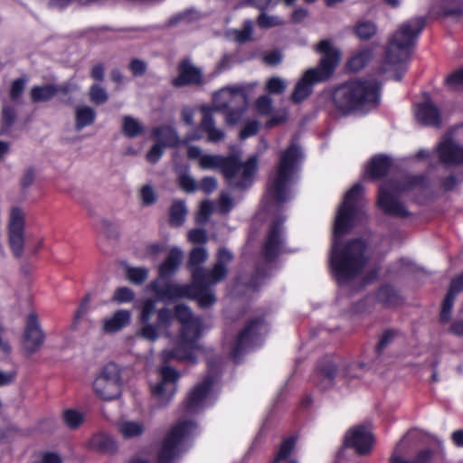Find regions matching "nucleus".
I'll use <instances>...</instances> for the list:
<instances>
[{
    "instance_id": "nucleus-10",
    "label": "nucleus",
    "mask_w": 463,
    "mask_h": 463,
    "mask_svg": "<svg viewBox=\"0 0 463 463\" xmlns=\"http://www.w3.org/2000/svg\"><path fill=\"white\" fill-rule=\"evenodd\" d=\"M148 288L156 295L159 300H173L182 298H194L202 307L213 305L216 298L208 288H200L194 284L178 285L171 282H163L161 279L152 281Z\"/></svg>"
},
{
    "instance_id": "nucleus-19",
    "label": "nucleus",
    "mask_w": 463,
    "mask_h": 463,
    "mask_svg": "<svg viewBox=\"0 0 463 463\" xmlns=\"http://www.w3.org/2000/svg\"><path fill=\"white\" fill-rule=\"evenodd\" d=\"M74 87L71 83L61 85L46 84L43 86H34L30 91L33 102L49 101L59 94H68L73 90Z\"/></svg>"
},
{
    "instance_id": "nucleus-26",
    "label": "nucleus",
    "mask_w": 463,
    "mask_h": 463,
    "mask_svg": "<svg viewBox=\"0 0 463 463\" xmlns=\"http://www.w3.org/2000/svg\"><path fill=\"white\" fill-rule=\"evenodd\" d=\"M146 427L142 420L122 419L118 422L119 434L127 439H136L143 435Z\"/></svg>"
},
{
    "instance_id": "nucleus-11",
    "label": "nucleus",
    "mask_w": 463,
    "mask_h": 463,
    "mask_svg": "<svg viewBox=\"0 0 463 463\" xmlns=\"http://www.w3.org/2000/svg\"><path fill=\"white\" fill-rule=\"evenodd\" d=\"M208 375L188 394L183 407L184 415H192L211 406L214 401L213 386L216 383L221 369V363L208 360Z\"/></svg>"
},
{
    "instance_id": "nucleus-27",
    "label": "nucleus",
    "mask_w": 463,
    "mask_h": 463,
    "mask_svg": "<svg viewBox=\"0 0 463 463\" xmlns=\"http://www.w3.org/2000/svg\"><path fill=\"white\" fill-rule=\"evenodd\" d=\"M154 138L165 146H175L179 138L175 130L170 126H161L153 130Z\"/></svg>"
},
{
    "instance_id": "nucleus-37",
    "label": "nucleus",
    "mask_w": 463,
    "mask_h": 463,
    "mask_svg": "<svg viewBox=\"0 0 463 463\" xmlns=\"http://www.w3.org/2000/svg\"><path fill=\"white\" fill-rule=\"evenodd\" d=\"M62 419L70 429H77L83 422V414L76 410L69 409L63 411Z\"/></svg>"
},
{
    "instance_id": "nucleus-46",
    "label": "nucleus",
    "mask_w": 463,
    "mask_h": 463,
    "mask_svg": "<svg viewBox=\"0 0 463 463\" xmlns=\"http://www.w3.org/2000/svg\"><path fill=\"white\" fill-rule=\"evenodd\" d=\"M235 40L240 43H243L251 39L252 36V23L251 21H246L244 23L243 29L241 31H235L233 33Z\"/></svg>"
},
{
    "instance_id": "nucleus-56",
    "label": "nucleus",
    "mask_w": 463,
    "mask_h": 463,
    "mask_svg": "<svg viewBox=\"0 0 463 463\" xmlns=\"http://www.w3.org/2000/svg\"><path fill=\"white\" fill-rule=\"evenodd\" d=\"M179 184L181 187L187 192H193L197 188L194 178L187 175L180 176Z\"/></svg>"
},
{
    "instance_id": "nucleus-63",
    "label": "nucleus",
    "mask_w": 463,
    "mask_h": 463,
    "mask_svg": "<svg viewBox=\"0 0 463 463\" xmlns=\"http://www.w3.org/2000/svg\"><path fill=\"white\" fill-rule=\"evenodd\" d=\"M104 67L102 64L99 63L92 67L90 71V76L95 80L101 81L104 79Z\"/></svg>"
},
{
    "instance_id": "nucleus-9",
    "label": "nucleus",
    "mask_w": 463,
    "mask_h": 463,
    "mask_svg": "<svg viewBox=\"0 0 463 463\" xmlns=\"http://www.w3.org/2000/svg\"><path fill=\"white\" fill-rule=\"evenodd\" d=\"M208 259V252L204 248H194L189 257L188 267L192 272L194 284L200 288H207L224 279L227 275V266L232 260V254L221 249L218 252L217 261L213 268L206 270L200 267Z\"/></svg>"
},
{
    "instance_id": "nucleus-22",
    "label": "nucleus",
    "mask_w": 463,
    "mask_h": 463,
    "mask_svg": "<svg viewBox=\"0 0 463 463\" xmlns=\"http://www.w3.org/2000/svg\"><path fill=\"white\" fill-rule=\"evenodd\" d=\"M179 75L172 81L175 87H181L188 84H198L202 81V73L199 69L189 62L183 61L179 65Z\"/></svg>"
},
{
    "instance_id": "nucleus-61",
    "label": "nucleus",
    "mask_w": 463,
    "mask_h": 463,
    "mask_svg": "<svg viewBox=\"0 0 463 463\" xmlns=\"http://www.w3.org/2000/svg\"><path fill=\"white\" fill-rule=\"evenodd\" d=\"M287 117H288V115L286 112H283L280 114H276L269 120H268V122L266 123V127L268 128H271L275 126L282 124L286 121Z\"/></svg>"
},
{
    "instance_id": "nucleus-23",
    "label": "nucleus",
    "mask_w": 463,
    "mask_h": 463,
    "mask_svg": "<svg viewBox=\"0 0 463 463\" xmlns=\"http://www.w3.org/2000/svg\"><path fill=\"white\" fill-rule=\"evenodd\" d=\"M463 290V273L451 281L449 290L443 301L440 319L443 322L449 320L456 295Z\"/></svg>"
},
{
    "instance_id": "nucleus-34",
    "label": "nucleus",
    "mask_w": 463,
    "mask_h": 463,
    "mask_svg": "<svg viewBox=\"0 0 463 463\" xmlns=\"http://www.w3.org/2000/svg\"><path fill=\"white\" fill-rule=\"evenodd\" d=\"M92 446L103 452H112L116 449L115 440L107 434L96 435L91 440Z\"/></svg>"
},
{
    "instance_id": "nucleus-49",
    "label": "nucleus",
    "mask_w": 463,
    "mask_h": 463,
    "mask_svg": "<svg viewBox=\"0 0 463 463\" xmlns=\"http://www.w3.org/2000/svg\"><path fill=\"white\" fill-rule=\"evenodd\" d=\"M26 80L24 79H17L12 83L10 96L11 99L16 100L24 90Z\"/></svg>"
},
{
    "instance_id": "nucleus-17",
    "label": "nucleus",
    "mask_w": 463,
    "mask_h": 463,
    "mask_svg": "<svg viewBox=\"0 0 463 463\" xmlns=\"http://www.w3.org/2000/svg\"><path fill=\"white\" fill-rule=\"evenodd\" d=\"M44 333L34 312L28 314L24 332L23 347L28 354L36 352L44 342Z\"/></svg>"
},
{
    "instance_id": "nucleus-13",
    "label": "nucleus",
    "mask_w": 463,
    "mask_h": 463,
    "mask_svg": "<svg viewBox=\"0 0 463 463\" xmlns=\"http://www.w3.org/2000/svg\"><path fill=\"white\" fill-rule=\"evenodd\" d=\"M423 184L424 178L422 176H412L408 179L406 184L383 185L379 190L378 204L389 214L405 217L408 212L393 194L407 191L416 186H423Z\"/></svg>"
},
{
    "instance_id": "nucleus-52",
    "label": "nucleus",
    "mask_w": 463,
    "mask_h": 463,
    "mask_svg": "<svg viewBox=\"0 0 463 463\" xmlns=\"http://www.w3.org/2000/svg\"><path fill=\"white\" fill-rule=\"evenodd\" d=\"M259 129V124L257 121H250L248 122L240 133V137L241 139L248 138L251 136H254Z\"/></svg>"
},
{
    "instance_id": "nucleus-42",
    "label": "nucleus",
    "mask_w": 463,
    "mask_h": 463,
    "mask_svg": "<svg viewBox=\"0 0 463 463\" xmlns=\"http://www.w3.org/2000/svg\"><path fill=\"white\" fill-rule=\"evenodd\" d=\"M148 276V270L146 268H133L127 269V278L134 284H142Z\"/></svg>"
},
{
    "instance_id": "nucleus-58",
    "label": "nucleus",
    "mask_w": 463,
    "mask_h": 463,
    "mask_svg": "<svg viewBox=\"0 0 463 463\" xmlns=\"http://www.w3.org/2000/svg\"><path fill=\"white\" fill-rule=\"evenodd\" d=\"M213 211V203L209 201L203 202L201 203L200 212L197 216L198 222H204Z\"/></svg>"
},
{
    "instance_id": "nucleus-59",
    "label": "nucleus",
    "mask_w": 463,
    "mask_h": 463,
    "mask_svg": "<svg viewBox=\"0 0 463 463\" xmlns=\"http://www.w3.org/2000/svg\"><path fill=\"white\" fill-rule=\"evenodd\" d=\"M402 441H400L394 450L393 453L390 458V463H414V460H407L402 457Z\"/></svg>"
},
{
    "instance_id": "nucleus-2",
    "label": "nucleus",
    "mask_w": 463,
    "mask_h": 463,
    "mask_svg": "<svg viewBox=\"0 0 463 463\" xmlns=\"http://www.w3.org/2000/svg\"><path fill=\"white\" fill-rule=\"evenodd\" d=\"M362 194V185L354 184L345 194L335 216L330 266L339 284L361 275L368 264L366 246L362 240H354L345 245L339 242L340 236L353 227L356 218L364 214L361 204Z\"/></svg>"
},
{
    "instance_id": "nucleus-30",
    "label": "nucleus",
    "mask_w": 463,
    "mask_h": 463,
    "mask_svg": "<svg viewBox=\"0 0 463 463\" xmlns=\"http://www.w3.org/2000/svg\"><path fill=\"white\" fill-rule=\"evenodd\" d=\"M122 133L128 137H136L144 131L143 125L131 116H125L122 118Z\"/></svg>"
},
{
    "instance_id": "nucleus-24",
    "label": "nucleus",
    "mask_w": 463,
    "mask_h": 463,
    "mask_svg": "<svg viewBox=\"0 0 463 463\" xmlns=\"http://www.w3.org/2000/svg\"><path fill=\"white\" fill-rule=\"evenodd\" d=\"M416 118L426 126L438 127L440 124V113L430 101H426L417 107Z\"/></svg>"
},
{
    "instance_id": "nucleus-36",
    "label": "nucleus",
    "mask_w": 463,
    "mask_h": 463,
    "mask_svg": "<svg viewBox=\"0 0 463 463\" xmlns=\"http://www.w3.org/2000/svg\"><path fill=\"white\" fill-rule=\"evenodd\" d=\"M373 54L370 50H362L354 54L348 61V66L352 71H359L363 69L371 60Z\"/></svg>"
},
{
    "instance_id": "nucleus-14",
    "label": "nucleus",
    "mask_w": 463,
    "mask_h": 463,
    "mask_svg": "<svg viewBox=\"0 0 463 463\" xmlns=\"http://www.w3.org/2000/svg\"><path fill=\"white\" fill-rule=\"evenodd\" d=\"M121 386L120 369L115 364L105 365L92 383L95 394L104 401H112L118 398L121 393Z\"/></svg>"
},
{
    "instance_id": "nucleus-54",
    "label": "nucleus",
    "mask_w": 463,
    "mask_h": 463,
    "mask_svg": "<svg viewBox=\"0 0 463 463\" xmlns=\"http://www.w3.org/2000/svg\"><path fill=\"white\" fill-rule=\"evenodd\" d=\"M233 206L232 197L227 194H222L219 200V210L222 213H227Z\"/></svg>"
},
{
    "instance_id": "nucleus-12",
    "label": "nucleus",
    "mask_w": 463,
    "mask_h": 463,
    "mask_svg": "<svg viewBox=\"0 0 463 463\" xmlns=\"http://www.w3.org/2000/svg\"><path fill=\"white\" fill-rule=\"evenodd\" d=\"M197 425L184 420L175 426L164 439L158 451V463H171L182 451V442L194 433Z\"/></svg>"
},
{
    "instance_id": "nucleus-33",
    "label": "nucleus",
    "mask_w": 463,
    "mask_h": 463,
    "mask_svg": "<svg viewBox=\"0 0 463 463\" xmlns=\"http://www.w3.org/2000/svg\"><path fill=\"white\" fill-rule=\"evenodd\" d=\"M319 373L322 377V382L319 383L320 387L326 389L331 385L333 379L337 377L338 370L335 365L328 360L326 364L320 368Z\"/></svg>"
},
{
    "instance_id": "nucleus-40",
    "label": "nucleus",
    "mask_w": 463,
    "mask_h": 463,
    "mask_svg": "<svg viewBox=\"0 0 463 463\" xmlns=\"http://www.w3.org/2000/svg\"><path fill=\"white\" fill-rule=\"evenodd\" d=\"M355 33L360 39L366 40L375 34L376 26L373 22L362 21L357 24Z\"/></svg>"
},
{
    "instance_id": "nucleus-3",
    "label": "nucleus",
    "mask_w": 463,
    "mask_h": 463,
    "mask_svg": "<svg viewBox=\"0 0 463 463\" xmlns=\"http://www.w3.org/2000/svg\"><path fill=\"white\" fill-rule=\"evenodd\" d=\"M301 156L300 148L292 144L280 153L278 166L269 179L267 192L263 199L264 210L274 214L263 245V254L269 260L276 259L285 251L282 229L285 217L276 213L280 211L281 204L289 199L288 186L294 177Z\"/></svg>"
},
{
    "instance_id": "nucleus-35",
    "label": "nucleus",
    "mask_w": 463,
    "mask_h": 463,
    "mask_svg": "<svg viewBox=\"0 0 463 463\" xmlns=\"http://www.w3.org/2000/svg\"><path fill=\"white\" fill-rule=\"evenodd\" d=\"M294 439H286L280 446L279 452L272 463H297L289 458V455L294 449Z\"/></svg>"
},
{
    "instance_id": "nucleus-41",
    "label": "nucleus",
    "mask_w": 463,
    "mask_h": 463,
    "mask_svg": "<svg viewBox=\"0 0 463 463\" xmlns=\"http://www.w3.org/2000/svg\"><path fill=\"white\" fill-rule=\"evenodd\" d=\"M287 81L280 77H272L266 82L265 90L270 94H281L287 89Z\"/></svg>"
},
{
    "instance_id": "nucleus-50",
    "label": "nucleus",
    "mask_w": 463,
    "mask_h": 463,
    "mask_svg": "<svg viewBox=\"0 0 463 463\" xmlns=\"http://www.w3.org/2000/svg\"><path fill=\"white\" fill-rule=\"evenodd\" d=\"M128 67L134 76H141L146 71V62L138 59L132 60Z\"/></svg>"
},
{
    "instance_id": "nucleus-5",
    "label": "nucleus",
    "mask_w": 463,
    "mask_h": 463,
    "mask_svg": "<svg viewBox=\"0 0 463 463\" xmlns=\"http://www.w3.org/2000/svg\"><path fill=\"white\" fill-rule=\"evenodd\" d=\"M425 25L422 17H414L402 23L393 33L385 50L383 71H395L393 78L400 80L405 71L416 40Z\"/></svg>"
},
{
    "instance_id": "nucleus-1",
    "label": "nucleus",
    "mask_w": 463,
    "mask_h": 463,
    "mask_svg": "<svg viewBox=\"0 0 463 463\" xmlns=\"http://www.w3.org/2000/svg\"><path fill=\"white\" fill-rule=\"evenodd\" d=\"M156 302L157 299L155 298L142 301L138 317L140 327L136 335L154 343L160 337L161 331H165L167 337L170 336L168 329L175 318L181 325L179 336L174 346L165 348L160 354V359L165 364L158 371L159 381L151 385L153 397L159 404L165 405L175 393L176 382L180 378V373L167 364L171 361L196 363L197 354L203 350L199 343L203 326L202 320L194 317L186 306L176 305L172 311L165 307L156 308Z\"/></svg>"
},
{
    "instance_id": "nucleus-29",
    "label": "nucleus",
    "mask_w": 463,
    "mask_h": 463,
    "mask_svg": "<svg viewBox=\"0 0 463 463\" xmlns=\"http://www.w3.org/2000/svg\"><path fill=\"white\" fill-rule=\"evenodd\" d=\"M390 165L391 161L387 156H375L367 167V174L373 179L383 177L387 174Z\"/></svg>"
},
{
    "instance_id": "nucleus-64",
    "label": "nucleus",
    "mask_w": 463,
    "mask_h": 463,
    "mask_svg": "<svg viewBox=\"0 0 463 463\" xmlns=\"http://www.w3.org/2000/svg\"><path fill=\"white\" fill-rule=\"evenodd\" d=\"M432 453L430 449L420 450L416 458L413 459L414 463H429L431 458Z\"/></svg>"
},
{
    "instance_id": "nucleus-15",
    "label": "nucleus",
    "mask_w": 463,
    "mask_h": 463,
    "mask_svg": "<svg viewBox=\"0 0 463 463\" xmlns=\"http://www.w3.org/2000/svg\"><path fill=\"white\" fill-rule=\"evenodd\" d=\"M268 332L269 326L263 319H251L238 335L234 346L232 347V357L237 359L242 351L259 345L262 337L267 335Z\"/></svg>"
},
{
    "instance_id": "nucleus-20",
    "label": "nucleus",
    "mask_w": 463,
    "mask_h": 463,
    "mask_svg": "<svg viewBox=\"0 0 463 463\" xmlns=\"http://www.w3.org/2000/svg\"><path fill=\"white\" fill-rule=\"evenodd\" d=\"M437 154L440 163L444 165L463 164V147L450 139H446L439 145Z\"/></svg>"
},
{
    "instance_id": "nucleus-25",
    "label": "nucleus",
    "mask_w": 463,
    "mask_h": 463,
    "mask_svg": "<svg viewBox=\"0 0 463 463\" xmlns=\"http://www.w3.org/2000/svg\"><path fill=\"white\" fill-rule=\"evenodd\" d=\"M183 260V252L177 248H173L165 260L159 266L160 279H167L174 275L179 268Z\"/></svg>"
},
{
    "instance_id": "nucleus-39",
    "label": "nucleus",
    "mask_w": 463,
    "mask_h": 463,
    "mask_svg": "<svg viewBox=\"0 0 463 463\" xmlns=\"http://www.w3.org/2000/svg\"><path fill=\"white\" fill-rule=\"evenodd\" d=\"M257 24L261 28H271L284 24V21L281 17L277 15H269L265 12H261L257 19Z\"/></svg>"
},
{
    "instance_id": "nucleus-8",
    "label": "nucleus",
    "mask_w": 463,
    "mask_h": 463,
    "mask_svg": "<svg viewBox=\"0 0 463 463\" xmlns=\"http://www.w3.org/2000/svg\"><path fill=\"white\" fill-rule=\"evenodd\" d=\"M246 93L241 87H226L213 96V107L203 106L201 111L203 119L200 123V128L207 134V139L210 142H219L225 137L224 132L216 128L213 114L214 111L232 109L238 103H246Z\"/></svg>"
},
{
    "instance_id": "nucleus-4",
    "label": "nucleus",
    "mask_w": 463,
    "mask_h": 463,
    "mask_svg": "<svg viewBox=\"0 0 463 463\" xmlns=\"http://www.w3.org/2000/svg\"><path fill=\"white\" fill-rule=\"evenodd\" d=\"M187 155L190 159H197L203 169L220 170L232 187L246 188L250 186L257 171V156H251L242 164L234 155L228 156L203 155L198 146H189Z\"/></svg>"
},
{
    "instance_id": "nucleus-21",
    "label": "nucleus",
    "mask_w": 463,
    "mask_h": 463,
    "mask_svg": "<svg viewBox=\"0 0 463 463\" xmlns=\"http://www.w3.org/2000/svg\"><path fill=\"white\" fill-rule=\"evenodd\" d=\"M130 321L131 312L127 309H119L102 320V330L105 333H116L129 325Z\"/></svg>"
},
{
    "instance_id": "nucleus-57",
    "label": "nucleus",
    "mask_w": 463,
    "mask_h": 463,
    "mask_svg": "<svg viewBox=\"0 0 463 463\" xmlns=\"http://www.w3.org/2000/svg\"><path fill=\"white\" fill-rule=\"evenodd\" d=\"M217 187L216 179L213 177H205L202 180L199 188L206 194L213 192Z\"/></svg>"
},
{
    "instance_id": "nucleus-48",
    "label": "nucleus",
    "mask_w": 463,
    "mask_h": 463,
    "mask_svg": "<svg viewBox=\"0 0 463 463\" xmlns=\"http://www.w3.org/2000/svg\"><path fill=\"white\" fill-rule=\"evenodd\" d=\"M256 109L261 115H268L272 110V99L268 96H261L256 101Z\"/></svg>"
},
{
    "instance_id": "nucleus-53",
    "label": "nucleus",
    "mask_w": 463,
    "mask_h": 463,
    "mask_svg": "<svg viewBox=\"0 0 463 463\" xmlns=\"http://www.w3.org/2000/svg\"><path fill=\"white\" fill-rule=\"evenodd\" d=\"M188 239L193 243H204L207 241V236L204 230L194 229L189 232Z\"/></svg>"
},
{
    "instance_id": "nucleus-51",
    "label": "nucleus",
    "mask_w": 463,
    "mask_h": 463,
    "mask_svg": "<svg viewBox=\"0 0 463 463\" xmlns=\"http://www.w3.org/2000/svg\"><path fill=\"white\" fill-rule=\"evenodd\" d=\"M162 146L163 145L158 142V144L153 146V147L148 151V153L146 154V160L149 163L155 164L160 159V157L163 155Z\"/></svg>"
},
{
    "instance_id": "nucleus-31",
    "label": "nucleus",
    "mask_w": 463,
    "mask_h": 463,
    "mask_svg": "<svg viewBox=\"0 0 463 463\" xmlns=\"http://www.w3.org/2000/svg\"><path fill=\"white\" fill-rule=\"evenodd\" d=\"M187 213V209L183 201H175L170 208V223L174 226H181Z\"/></svg>"
},
{
    "instance_id": "nucleus-47",
    "label": "nucleus",
    "mask_w": 463,
    "mask_h": 463,
    "mask_svg": "<svg viewBox=\"0 0 463 463\" xmlns=\"http://www.w3.org/2000/svg\"><path fill=\"white\" fill-rule=\"evenodd\" d=\"M2 114V132H5L14 124L15 120V111L14 109L10 106H4Z\"/></svg>"
},
{
    "instance_id": "nucleus-7",
    "label": "nucleus",
    "mask_w": 463,
    "mask_h": 463,
    "mask_svg": "<svg viewBox=\"0 0 463 463\" xmlns=\"http://www.w3.org/2000/svg\"><path fill=\"white\" fill-rule=\"evenodd\" d=\"M316 50L322 53L317 68L307 70L297 82L291 95L295 103L306 99L312 92L314 84L327 80L340 61V52L329 40H323Z\"/></svg>"
},
{
    "instance_id": "nucleus-55",
    "label": "nucleus",
    "mask_w": 463,
    "mask_h": 463,
    "mask_svg": "<svg viewBox=\"0 0 463 463\" xmlns=\"http://www.w3.org/2000/svg\"><path fill=\"white\" fill-rule=\"evenodd\" d=\"M141 199L144 204H151L156 201L155 192L149 185H145L141 190Z\"/></svg>"
},
{
    "instance_id": "nucleus-62",
    "label": "nucleus",
    "mask_w": 463,
    "mask_h": 463,
    "mask_svg": "<svg viewBox=\"0 0 463 463\" xmlns=\"http://www.w3.org/2000/svg\"><path fill=\"white\" fill-rule=\"evenodd\" d=\"M252 5L264 12L265 9L277 5V0H250Z\"/></svg>"
},
{
    "instance_id": "nucleus-28",
    "label": "nucleus",
    "mask_w": 463,
    "mask_h": 463,
    "mask_svg": "<svg viewBox=\"0 0 463 463\" xmlns=\"http://www.w3.org/2000/svg\"><path fill=\"white\" fill-rule=\"evenodd\" d=\"M96 118L95 110L86 105H79L75 108V128L81 130L94 123Z\"/></svg>"
},
{
    "instance_id": "nucleus-18",
    "label": "nucleus",
    "mask_w": 463,
    "mask_h": 463,
    "mask_svg": "<svg viewBox=\"0 0 463 463\" xmlns=\"http://www.w3.org/2000/svg\"><path fill=\"white\" fill-rule=\"evenodd\" d=\"M373 438L368 426L360 425L350 429L345 437V446L353 448L361 455L372 450Z\"/></svg>"
},
{
    "instance_id": "nucleus-16",
    "label": "nucleus",
    "mask_w": 463,
    "mask_h": 463,
    "mask_svg": "<svg viewBox=\"0 0 463 463\" xmlns=\"http://www.w3.org/2000/svg\"><path fill=\"white\" fill-rule=\"evenodd\" d=\"M25 213L18 207L11 208L8 218V239L14 255L21 257L24 246Z\"/></svg>"
},
{
    "instance_id": "nucleus-6",
    "label": "nucleus",
    "mask_w": 463,
    "mask_h": 463,
    "mask_svg": "<svg viewBox=\"0 0 463 463\" xmlns=\"http://www.w3.org/2000/svg\"><path fill=\"white\" fill-rule=\"evenodd\" d=\"M379 88L374 79L351 80L334 90L333 100L343 114L364 111L377 104Z\"/></svg>"
},
{
    "instance_id": "nucleus-38",
    "label": "nucleus",
    "mask_w": 463,
    "mask_h": 463,
    "mask_svg": "<svg viewBox=\"0 0 463 463\" xmlns=\"http://www.w3.org/2000/svg\"><path fill=\"white\" fill-rule=\"evenodd\" d=\"M135 298L134 291L128 287L118 288L111 298V301L118 304L129 303Z\"/></svg>"
},
{
    "instance_id": "nucleus-32",
    "label": "nucleus",
    "mask_w": 463,
    "mask_h": 463,
    "mask_svg": "<svg viewBox=\"0 0 463 463\" xmlns=\"http://www.w3.org/2000/svg\"><path fill=\"white\" fill-rule=\"evenodd\" d=\"M376 298L379 302L390 307L400 303V297L396 290L389 286L381 288L377 292Z\"/></svg>"
},
{
    "instance_id": "nucleus-44",
    "label": "nucleus",
    "mask_w": 463,
    "mask_h": 463,
    "mask_svg": "<svg viewBox=\"0 0 463 463\" xmlns=\"http://www.w3.org/2000/svg\"><path fill=\"white\" fill-rule=\"evenodd\" d=\"M109 99V95L104 88L99 84H93L90 88V99L94 104H103Z\"/></svg>"
},
{
    "instance_id": "nucleus-60",
    "label": "nucleus",
    "mask_w": 463,
    "mask_h": 463,
    "mask_svg": "<svg viewBox=\"0 0 463 463\" xmlns=\"http://www.w3.org/2000/svg\"><path fill=\"white\" fill-rule=\"evenodd\" d=\"M263 59L269 65H277L282 61V55L279 52L273 51L265 54Z\"/></svg>"
},
{
    "instance_id": "nucleus-45",
    "label": "nucleus",
    "mask_w": 463,
    "mask_h": 463,
    "mask_svg": "<svg viewBox=\"0 0 463 463\" xmlns=\"http://www.w3.org/2000/svg\"><path fill=\"white\" fill-rule=\"evenodd\" d=\"M445 82L450 90H463V69L448 76Z\"/></svg>"
},
{
    "instance_id": "nucleus-43",
    "label": "nucleus",
    "mask_w": 463,
    "mask_h": 463,
    "mask_svg": "<svg viewBox=\"0 0 463 463\" xmlns=\"http://www.w3.org/2000/svg\"><path fill=\"white\" fill-rule=\"evenodd\" d=\"M246 109L247 102L245 104L238 103L236 107L228 109L229 111L226 115V122L230 125H235L239 123L241 120Z\"/></svg>"
}]
</instances>
